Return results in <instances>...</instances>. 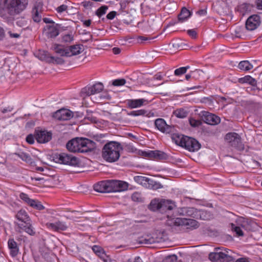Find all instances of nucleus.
Returning <instances> with one entry per match:
<instances>
[{
	"mask_svg": "<svg viewBox=\"0 0 262 262\" xmlns=\"http://www.w3.org/2000/svg\"><path fill=\"white\" fill-rule=\"evenodd\" d=\"M28 0H0V16L12 18L20 14L28 5Z\"/></svg>",
	"mask_w": 262,
	"mask_h": 262,
	"instance_id": "1",
	"label": "nucleus"
},
{
	"mask_svg": "<svg viewBox=\"0 0 262 262\" xmlns=\"http://www.w3.org/2000/svg\"><path fill=\"white\" fill-rule=\"evenodd\" d=\"M96 143L86 138H76L69 141L67 144V149L73 152H88L96 148Z\"/></svg>",
	"mask_w": 262,
	"mask_h": 262,
	"instance_id": "2",
	"label": "nucleus"
},
{
	"mask_svg": "<svg viewBox=\"0 0 262 262\" xmlns=\"http://www.w3.org/2000/svg\"><path fill=\"white\" fill-rule=\"evenodd\" d=\"M128 188L126 182L118 180H108L100 182L94 186V190L98 192H120Z\"/></svg>",
	"mask_w": 262,
	"mask_h": 262,
	"instance_id": "3",
	"label": "nucleus"
},
{
	"mask_svg": "<svg viewBox=\"0 0 262 262\" xmlns=\"http://www.w3.org/2000/svg\"><path fill=\"white\" fill-rule=\"evenodd\" d=\"M123 149L121 144L116 141H111L106 143L102 148V157L106 161L112 163L118 160Z\"/></svg>",
	"mask_w": 262,
	"mask_h": 262,
	"instance_id": "4",
	"label": "nucleus"
},
{
	"mask_svg": "<svg viewBox=\"0 0 262 262\" xmlns=\"http://www.w3.org/2000/svg\"><path fill=\"white\" fill-rule=\"evenodd\" d=\"M256 224L251 220L239 217L236 220L235 223L231 224V230L235 232L238 236H243L244 232L242 229L246 231L253 230Z\"/></svg>",
	"mask_w": 262,
	"mask_h": 262,
	"instance_id": "5",
	"label": "nucleus"
},
{
	"mask_svg": "<svg viewBox=\"0 0 262 262\" xmlns=\"http://www.w3.org/2000/svg\"><path fill=\"white\" fill-rule=\"evenodd\" d=\"M232 253L229 249L221 250L220 248H216L214 252L209 254V258L214 262H233L234 258Z\"/></svg>",
	"mask_w": 262,
	"mask_h": 262,
	"instance_id": "6",
	"label": "nucleus"
},
{
	"mask_svg": "<svg viewBox=\"0 0 262 262\" xmlns=\"http://www.w3.org/2000/svg\"><path fill=\"white\" fill-rule=\"evenodd\" d=\"M177 212L179 215L192 217H197L200 216L203 220H210L212 215L206 211H198L193 207H183L177 209Z\"/></svg>",
	"mask_w": 262,
	"mask_h": 262,
	"instance_id": "7",
	"label": "nucleus"
},
{
	"mask_svg": "<svg viewBox=\"0 0 262 262\" xmlns=\"http://www.w3.org/2000/svg\"><path fill=\"white\" fill-rule=\"evenodd\" d=\"M54 160L57 163L69 166H76L79 164V160L77 157L67 153L55 155Z\"/></svg>",
	"mask_w": 262,
	"mask_h": 262,
	"instance_id": "8",
	"label": "nucleus"
},
{
	"mask_svg": "<svg viewBox=\"0 0 262 262\" xmlns=\"http://www.w3.org/2000/svg\"><path fill=\"white\" fill-rule=\"evenodd\" d=\"M225 139L230 146L235 148L237 150L242 151L244 149V145L241 142L240 136L237 133H228L226 135Z\"/></svg>",
	"mask_w": 262,
	"mask_h": 262,
	"instance_id": "9",
	"label": "nucleus"
},
{
	"mask_svg": "<svg viewBox=\"0 0 262 262\" xmlns=\"http://www.w3.org/2000/svg\"><path fill=\"white\" fill-rule=\"evenodd\" d=\"M15 231L18 233L23 232L27 233L30 235H34L35 231L32 224V221L24 222L23 223L14 225Z\"/></svg>",
	"mask_w": 262,
	"mask_h": 262,
	"instance_id": "10",
	"label": "nucleus"
},
{
	"mask_svg": "<svg viewBox=\"0 0 262 262\" xmlns=\"http://www.w3.org/2000/svg\"><path fill=\"white\" fill-rule=\"evenodd\" d=\"M103 89V85L101 82H97L92 86L83 88L81 91V96L83 97L95 95L101 92Z\"/></svg>",
	"mask_w": 262,
	"mask_h": 262,
	"instance_id": "11",
	"label": "nucleus"
},
{
	"mask_svg": "<svg viewBox=\"0 0 262 262\" xmlns=\"http://www.w3.org/2000/svg\"><path fill=\"white\" fill-rule=\"evenodd\" d=\"M172 224L177 226H185L188 228H192L195 229L199 226V223L196 220L186 218H176L172 221Z\"/></svg>",
	"mask_w": 262,
	"mask_h": 262,
	"instance_id": "12",
	"label": "nucleus"
},
{
	"mask_svg": "<svg viewBox=\"0 0 262 262\" xmlns=\"http://www.w3.org/2000/svg\"><path fill=\"white\" fill-rule=\"evenodd\" d=\"M184 141L183 147L189 151L194 152L201 148V144L194 138L187 136Z\"/></svg>",
	"mask_w": 262,
	"mask_h": 262,
	"instance_id": "13",
	"label": "nucleus"
},
{
	"mask_svg": "<svg viewBox=\"0 0 262 262\" xmlns=\"http://www.w3.org/2000/svg\"><path fill=\"white\" fill-rule=\"evenodd\" d=\"M34 136L38 143H45L51 140L52 134L47 130H35Z\"/></svg>",
	"mask_w": 262,
	"mask_h": 262,
	"instance_id": "14",
	"label": "nucleus"
},
{
	"mask_svg": "<svg viewBox=\"0 0 262 262\" xmlns=\"http://www.w3.org/2000/svg\"><path fill=\"white\" fill-rule=\"evenodd\" d=\"M155 125L158 130L163 133L169 134L174 132V127L167 125L163 119H157Z\"/></svg>",
	"mask_w": 262,
	"mask_h": 262,
	"instance_id": "15",
	"label": "nucleus"
},
{
	"mask_svg": "<svg viewBox=\"0 0 262 262\" xmlns=\"http://www.w3.org/2000/svg\"><path fill=\"white\" fill-rule=\"evenodd\" d=\"M260 17L256 14L250 16L246 22V28L248 30L253 31L260 25Z\"/></svg>",
	"mask_w": 262,
	"mask_h": 262,
	"instance_id": "16",
	"label": "nucleus"
},
{
	"mask_svg": "<svg viewBox=\"0 0 262 262\" xmlns=\"http://www.w3.org/2000/svg\"><path fill=\"white\" fill-rule=\"evenodd\" d=\"M73 117V113L66 109H61L53 115V117L58 120H68Z\"/></svg>",
	"mask_w": 262,
	"mask_h": 262,
	"instance_id": "17",
	"label": "nucleus"
},
{
	"mask_svg": "<svg viewBox=\"0 0 262 262\" xmlns=\"http://www.w3.org/2000/svg\"><path fill=\"white\" fill-rule=\"evenodd\" d=\"M202 119L206 123L210 125L217 124L220 122V118L218 116L207 112H202Z\"/></svg>",
	"mask_w": 262,
	"mask_h": 262,
	"instance_id": "18",
	"label": "nucleus"
},
{
	"mask_svg": "<svg viewBox=\"0 0 262 262\" xmlns=\"http://www.w3.org/2000/svg\"><path fill=\"white\" fill-rule=\"evenodd\" d=\"M60 25L56 24V25H52V26H47L46 30V35L48 38H54L59 35L58 28Z\"/></svg>",
	"mask_w": 262,
	"mask_h": 262,
	"instance_id": "19",
	"label": "nucleus"
},
{
	"mask_svg": "<svg viewBox=\"0 0 262 262\" xmlns=\"http://www.w3.org/2000/svg\"><path fill=\"white\" fill-rule=\"evenodd\" d=\"M144 155L146 157L154 158L158 160L166 159L167 157V155L165 152L160 150H154L145 152Z\"/></svg>",
	"mask_w": 262,
	"mask_h": 262,
	"instance_id": "20",
	"label": "nucleus"
},
{
	"mask_svg": "<svg viewBox=\"0 0 262 262\" xmlns=\"http://www.w3.org/2000/svg\"><path fill=\"white\" fill-rule=\"evenodd\" d=\"M15 217L17 220L14 222V225L31 221L26 211L23 210L19 211L15 215Z\"/></svg>",
	"mask_w": 262,
	"mask_h": 262,
	"instance_id": "21",
	"label": "nucleus"
},
{
	"mask_svg": "<svg viewBox=\"0 0 262 262\" xmlns=\"http://www.w3.org/2000/svg\"><path fill=\"white\" fill-rule=\"evenodd\" d=\"M145 102L147 103V101L144 99H128L126 104L130 108H135L143 105Z\"/></svg>",
	"mask_w": 262,
	"mask_h": 262,
	"instance_id": "22",
	"label": "nucleus"
},
{
	"mask_svg": "<svg viewBox=\"0 0 262 262\" xmlns=\"http://www.w3.org/2000/svg\"><path fill=\"white\" fill-rule=\"evenodd\" d=\"M46 226L48 228L56 231H63L67 228V226L60 221L54 223H48L46 224Z\"/></svg>",
	"mask_w": 262,
	"mask_h": 262,
	"instance_id": "23",
	"label": "nucleus"
},
{
	"mask_svg": "<svg viewBox=\"0 0 262 262\" xmlns=\"http://www.w3.org/2000/svg\"><path fill=\"white\" fill-rule=\"evenodd\" d=\"M53 50L61 56L69 57L68 47L64 48L62 45L56 44L53 47Z\"/></svg>",
	"mask_w": 262,
	"mask_h": 262,
	"instance_id": "24",
	"label": "nucleus"
},
{
	"mask_svg": "<svg viewBox=\"0 0 262 262\" xmlns=\"http://www.w3.org/2000/svg\"><path fill=\"white\" fill-rule=\"evenodd\" d=\"M175 207L174 204L169 200H162L160 201V209L161 211L171 210Z\"/></svg>",
	"mask_w": 262,
	"mask_h": 262,
	"instance_id": "25",
	"label": "nucleus"
},
{
	"mask_svg": "<svg viewBox=\"0 0 262 262\" xmlns=\"http://www.w3.org/2000/svg\"><path fill=\"white\" fill-rule=\"evenodd\" d=\"M68 48L69 57L79 54L83 51V46L80 45L71 46Z\"/></svg>",
	"mask_w": 262,
	"mask_h": 262,
	"instance_id": "26",
	"label": "nucleus"
},
{
	"mask_svg": "<svg viewBox=\"0 0 262 262\" xmlns=\"http://www.w3.org/2000/svg\"><path fill=\"white\" fill-rule=\"evenodd\" d=\"M147 182L145 185V187L148 189L157 190L163 187L162 185L154 180L148 178Z\"/></svg>",
	"mask_w": 262,
	"mask_h": 262,
	"instance_id": "27",
	"label": "nucleus"
},
{
	"mask_svg": "<svg viewBox=\"0 0 262 262\" xmlns=\"http://www.w3.org/2000/svg\"><path fill=\"white\" fill-rule=\"evenodd\" d=\"M187 136L179 134H173L171 136V139L177 145L183 147L184 144V139Z\"/></svg>",
	"mask_w": 262,
	"mask_h": 262,
	"instance_id": "28",
	"label": "nucleus"
},
{
	"mask_svg": "<svg viewBox=\"0 0 262 262\" xmlns=\"http://www.w3.org/2000/svg\"><path fill=\"white\" fill-rule=\"evenodd\" d=\"M43 52L45 53V56L44 57H40V59L41 60H45L47 58H50V60L49 61L50 62L59 64H62L64 63V60L62 58L52 56H49V55L48 53V52H45V51H43Z\"/></svg>",
	"mask_w": 262,
	"mask_h": 262,
	"instance_id": "29",
	"label": "nucleus"
},
{
	"mask_svg": "<svg viewBox=\"0 0 262 262\" xmlns=\"http://www.w3.org/2000/svg\"><path fill=\"white\" fill-rule=\"evenodd\" d=\"M191 15L190 12L186 8L182 9L180 14L178 16L179 21H183L186 20Z\"/></svg>",
	"mask_w": 262,
	"mask_h": 262,
	"instance_id": "30",
	"label": "nucleus"
},
{
	"mask_svg": "<svg viewBox=\"0 0 262 262\" xmlns=\"http://www.w3.org/2000/svg\"><path fill=\"white\" fill-rule=\"evenodd\" d=\"M253 66L247 60L241 61L238 66V68L243 71H249L253 68Z\"/></svg>",
	"mask_w": 262,
	"mask_h": 262,
	"instance_id": "31",
	"label": "nucleus"
},
{
	"mask_svg": "<svg viewBox=\"0 0 262 262\" xmlns=\"http://www.w3.org/2000/svg\"><path fill=\"white\" fill-rule=\"evenodd\" d=\"M111 98V96L107 94V92H103L102 94L99 95L98 98L93 97L91 99L93 102H98V101L104 99L110 100Z\"/></svg>",
	"mask_w": 262,
	"mask_h": 262,
	"instance_id": "32",
	"label": "nucleus"
},
{
	"mask_svg": "<svg viewBox=\"0 0 262 262\" xmlns=\"http://www.w3.org/2000/svg\"><path fill=\"white\" fill-rule=\"evenodd\" d=\"M14 154L17 156L22 160L26 162L31 163V158L28 154L24 152H19L18 153H15Z\"/></svg>",
	"mask_w": 262,
	"mask_h": 262,
	"instance_id": "33",
	"label": "nucleus"
},
{
	"mask_svg": "<svg viewBox=\"0 0 262 262\" xmlns=\"http://www.w3.org/2000/svg\"><path fill=\"white\" fill-rule=\"evenodd\" d=\"M173 114L178 118H184L186 117L188 113L183 108L177 109L173 112Z\"/></svg>",
	"mask_w": 262,
	"mask_h": 262,
	"instance_id": "34",
	"label": "nucleus"
},
{
	"mask_svg": "<svg viewBox=\"0 0 262 262\" xmlns=\"http://www.w3.org/2000/svg\"><path fill=\"white\" fill-rule=\"evenodd\" d=\"M134 179L137 183L141 184L145 187L147 181V180H148V178L138 176L134 177Z\"/></svg>",
	"mask_w": 262,
	"mask_h": 262,
	"instance_id": "35",
	"label": "nucleus"
},
{
	"mask_svg": "<svg viewBox=\"0 0 262 262\" xmlns=\"http://www.w3.org/2000/svg\"><path fill=\"white\" fill-rule=\"evenodd\" d=\"M139 243L145 244V245H149L155 242V239L154 238L152 237H142L139 240Z\"/></svg>",
	"mask_w": 262,
	"mask_h": 262,
	"instance_id": "36",
	"label": "nucleus"
},
{
	"mask_svg": "<svg viewBox=\"0 0 262 262\" xmlns=\"http://www.w3.org/2000/svg\"><path fill=\"white\" fill-rule=\"evenodd\" d=\"M147 112L144 110H140L138 111H134L128 113V115L133 116H144L147 115Z\"/></svg>",
	"mask_w": 262,
	"mask_h": 262,
	"instance_id": "37",
	"label": "nucleus"
},
{
	"mask_svg": "<svg viewBox=\"0 0 262 262\" xmlns=\"http://www.w3.org/2000/svg\"><path fill=\"white\" fill-rule=\"evenodd\" d=\"M132 199L133 201L137 202H141L143 201L141 194L138 192H135L132 194Z\"/></svg>",
	"mask_w": 262,
	"mask_h": 262,
	"instance_id": "38",
	"label": "nucleus"
},
{
	"mask_svg": "<svg viewBox=\"0 0 262 262\" xmlns=\"http://www.w3.org/2000/svg\"><path fill=\"white\" fill-rule=\"evenodd\" d=\"M160 206V202L158 200H155L151 201L150 203V208L151 210L155 211L156 210H159Z\"/></svg>",
	"mask_w": 262,
	"mask_h": 262,
	"instance_id": "39",
	"label": "nucleus"
},
{
	"mask_svg": "<svg viewBox=\"0 0 262 262\" xmlns=\"http://www.w3.org/2000/svg\"><path fill=\"white\" fill-rule=\"evenodd\" d=\"M108 7L106 6H102L100 7L96 11V15L98 17H100L102 15L105 14L106 10H107Z\"/></svg>",
	"mask_w": 262,
	"mask_h": 262,
	"instance_id": "40",
	"label": "nucleus"
},
{
	"mask_svg": "<svg viewBox=\"0 0 262 262\" xmlns=\"http://www.w3.org/2000/svg\"><path fill=\"white\" fill-rule=\"evenodd\" d=\"M189 68V67L187 66L185 67H181L179 69H177L174 71V74L177 76H179L183 74H185L187 70Z\"/></svg>",
	"mask_w": 262,
	"mask_h": 262,
	"instance_id": "41",
	"label": "nucleus"
},
{
	"mask_svg": "<svg viewBox=\"0 0 262 262\" xmlns=\"http://www.w3.org/2000/svg\"><path fill=\"white\" fill-rule=\"evenodd\" d=\"M41 12H39L38 11H32V18L34 21L38 23L41 20Z\"/></svg>",
	"mask_w": 262,
	"mask_h": 262,
	"instance_id": "42",
	"label": "nucleus"
},
{
	"mask_svg": "<svg viewBox=\"0 0 262 262\" xmlns=\"http://www.w3.org/2000/svg\"><path fill=\"white\" fill-rule=\"evenodd\" d=\"M177 256L173 254L166 256L163 259L162 262H176Z\"/></svg>",
	"mask_w": 262,
	"mask_h": 262,
	"instance_id": "43",
	"label": "nucleus"
},
{
	"mask_svg": "<svg viewBox=\"0 0 262 262\" xmlns=\"http://www.w3.org/2000/svg\"><path fill=\"white\" fill-rule=\"evenodd\" d=\"M92 250L98 256L100 255L104 252L103 249L101 247L96 245L93 246Z\"/></svg>",
	"mask_w": 262,
	"mask_h": 262,
	"instance_id": "44",
	"label": "nucleus"
},
{
	"mask_svg": "<svg viewBox=\"0 0 262 262\" xmlns=\"http://www.w3.org/2000/svg\"><path fill=\"white\" fill-rule=\"evenodd\" d=\"M189 123L191 126L192 127H198L201 125L202 122L201 121L198 120H195L193 118H190L189 119Z\"/></svg>",
	"mask_w": 262,
	"mask_h": 262,
	"instance_id": "45",
	"label": "nucleus"
},
{
	"mask_svg": "<svg viewBox=\"0 0 262 262\" xmlns=\"http://www.w3.org/2000/svg\"><path fill=\"white\" fill-rule=\"evenodd\" d=\"M125 80L124 79H116L113 81L112 84L114 86H121L124 85Z\"/></svg>",
	"mask_w": 262,
	"mask_h": 262,
	"instance_id": "46",
	"label": "nucleus"
},
{
	"mask_svg": "<svg viewBox=\"0 0 262 262\" xmlns=\"http://www.w3.org/2000/svg\"><path fill=\"white\" fill-rule=\"evenodd\" d=\"M42 9V4L40 3H36L34 5V8H33L32 11H38L39 12H41Z\"/></svg>",
	"mask_w": 262,
	"mask_h": 262,
	"instance_id": "47",
	"label": "nucleus"
},
{
	"mask_svg": "<svg viewBox=\"0 0 262 262\" xmlns=\"http://www.w3.org/2000/svg\"><path fill=\"white\" fill-rule=\"evenodd\" d=\"M32 207H34L39 210H43L45 208L44 206L40 203V202L36 200H35V203H33Z\"/></svg>",
	"mask_w": 262,
	"mask_h": 262,
	"instance_id": "48",
	"label": "nucleus"
},
{
	"mask_svg": "<svg viewBox=\"0 0 262 262\" xmlns=\"http://www.w3.org/2000/svg\"><path fill=\"white\" fill-rule=\"evenodd\" d=\"M203 72L201 70H195L191 72L192 77L194 78H198L199 76L203 74Z\"/></svg>",
	"mask_w": 262,
	"mask_h": 262,
	"instance_id": "49",
	"label": "nucleus"
},
{
	"mask_svg": "<svg viewBox=\"0 0 262 262\" xmlns=\"http://www.w3.org/2000/svg\"><path fill=\"white\" fill-rule=\"evenodd\" d=\"M73 40V37L70 34H66L62 37V40L65 42H70Z\"/></svg>",
	"mask_w": 262,
	"mask_h": 262,
	"instance_id": "50",
	"label": "nucleus"
},
{
	"mask_svg": "<svg viewBox=\"0 0 262 262\" xmlns=\"http://www.w3.org/2000/svg\"><path fill=\"white\" fill-rule=\"evenodd\" d=\"M8 245L9 249L17 247V243L13 239H10L8 241Z\"/></svg>",
	"mask_w": 262,
	"mask_h": 262,
	"instance_id": "51",
	"label": "nucleus"
},
{
	"mask_svg": "<svg viewBox=\"0 0 262 262\" xmlns=\"http://www.w3.org/2000/svg\"><path fill=\"white\" fill-rule=\"evenodd\" d=\"M251 77L249 75L246 76L245 77H244L243 78H239V82L241 83H249L250 81V79H251Z\"/></svg>",
	"mask_w": 262,
	"mask_h": 262,
	"instance_id": "52",
	"label": "nucleus"
},
{
	"mask_svg": "<svg viewBox=\"0 0 262 262\" xmlns=\"http://www.w3.org/2000/svg\"><path fill=\"white\" fill-rule=\"evenodd\" d=\"M26 141L30 144H33L34 143V137L33 135H28L26 139Z\"/></svg>",
	"mask_w": 262,
	"mask_h": 262,
	"instance_id": "53",
	"label": "nucleus"
},
{
	"mask_svg": "<svg viewBox=\"0 0 262 262\" xmlns=\"http://www.w3.org/2000/svg\"><path fill=\"white\" fill-rule=\"evenodd\" d=\"M68 8V6L66 5H62L59 7H58L57 8H56V11L58 12V13H62L64 11H65L66 10H67Z\"/></svg>",
	"mask_w": 262,
	"mask_h": 262,
	"instance_id": "54",
	"label": "nucleus"
},
{
	"mask_svg": "<svg viewBox=\"0 0 262 262\" xmlns=\"http://www.w3.org/2000/svg\"><path fill=\"white\" fill-rule=\"evenodd\" d=\"M104 262H110L111 259L109 258L105 253L104 251L100 255H98Z\"/></svg>",
	"mask_w": 262,
	"mask_h": 262,
	"instance_id": "55",
	"label": "nucleus"
},
{
	"mask_svg": "<svg viewBox=\"0 0 262 262\" xmlns=\"http://www.w3.org/2000/svg\"><path fill=\"white\" fill-rule=\"evenodd\" d=\"M188 34L193 38H195L196 37V32L194 30H188L187 31Z\"/></svg>",
	"mask_w": 262,
	"mask_h": 262,
	"instance_id": "56",
	"label": "nucleus"
},
{
	"mask_svg": "<svg viewBox=\"0 0 262 262\" xmlns=\"http://www.w3.org/2000/svg\"><path fill=\"white\" fill-rule=\"evenodd\" d=\"M10 249V254L12 256H15L18 252V247Z\"/></svg>",
	"mask_w": 262,
	"mask_h": 262,
	"instance_id": "57",
	"label": "nucleus"
},
{
	"mask_svg": "<svg viewBox=\"0 0 262 262\" xmlns=\"http://www.w3.org/2000/svg\"><path fill=\"white\" fill-rule=\"evenodd\" d=\"M116 15V12L115 11H111L106 15V17L108 19H113L114 18Z\"/></svg>",
	"mask_w": 262,
	"mask_h": 262,
	"instance_id": "58",
	"label": "nucleus"
},
{
	"mask_svg": "<svg viewBox=\"0 0 262 262\" xmlns=\"http://www.w3.org/2000/svg\"><path fill=\"white\" fill-rule=\"evenodd\" d=\"M19 197L21 200H23L25 202L27 201V200L29 199L28 195L27 194L23 192L20 194Z\"/></svg>",
	"mask_w": 262,
	"mask_h": 262,
	"instance_id": "59",
	"label": "nucleus"
},
{
	"mask_svg": "<svg viewBox=\"0 0 262 262\" xmlns=\"http://www.w3.org/2000/svg\"><path fill=\"white\" fill-rule=\"evenodd\" d=\"M9 36L11 38H18L20 36V34L18 33H13L11 31L8 32Z\"/></svg>",
	"mask_w": 262,
	"mask_h": 262,
	"instance_id": "60",
	"label": "nucleus"
},
{
	"mask_svg": "<svg viewBox=\"0 0 262 262\" xmlns=\"http://www.w3.org/2000/svg\"><path fill=\"white\" fill-rule=\"evenodd\" d=\"M12 107H11L10 106L7 107V108H3V109H0V112L4 114V113H7V112H11L12 110Z\"/></svg>",
	"mask_w": 262,
	"mask_h": 262,
	"instance_id": "61",
	"label": "nucleus"
},
{
	"mask_svg": "<svg viewBox=\"0 0 262 262\" xmlns=\"http://www.w3.org/2000/svg\"><path fill=\"white\" fill-rule=\"evenodd\" d=\"M256 8L259 10H262V0H256Z\"/></svg>",
	"mask_w": 262,
	"mask_h": 262,
	"instance_id": "62",
	"label": "nucleus"
},
{
	"mask_svg": "<svg viewBox=\"0 0 262 262\" xmlns=\"http://www.w3.org/2000/svg\"><path fill=\"white\" fill-rule=\"evenodd\" d=\"M163 79V76L160 73H158L153 77L154 80H161Z\"/></svg>",
	"mask_w": 262,
	"mask_h": 262,
	"instance_id": "63",
	"label": "nucleus"
},
{
	"mask_svg": "<svg viewBox=\"0 0 262 262\" xmlns=\"http://www.w3.org/2000/svg\"><path fill=\"white\" fill-rule=\"evenodd\" d=\"M235 262H249V259L246 257L238 258Z\"/></svg>",
	"mask_w": 262,
	"mask_h": 262,
	"instance_id": "64",
	"label": "nucleus"
}]
</instances>
